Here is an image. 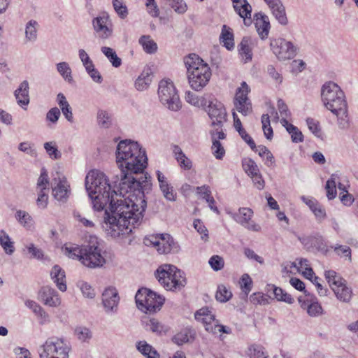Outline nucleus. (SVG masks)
<instances>
[{
	"mask_svg": "<svg viewBox=\"0 0 358 358\" xmlns=\"http://www.w3.org/2000/svg\"><path fill=\"white\" fill-rule=\"evenodd\" d=\"M111 188L103 172L92 170L87 174L85 189L92 199L93 208L97 211L105 209L102 229L113 238L127 236L143 220L146 199L136 192H128L124 199L115 201L114 195L117 196V192L115 189L110 192Z\"/></svg>",
	"mask_w": 358,
	"mask_h": 358,
	"instance_id": "obj_1",
	"label": "nucleus"
},
{
	"mask_svg": "<svg viewBox=\"0 0 358 358\" xmlns=\"http://www.w3.org/2000/svg\"><path fill=\"white\" fill-rule=\"evenodd\" d=\"M116 164L120 170V176H116L113 181L114 187L118 182L117 192L123 196L128 192H136L138 196L145 199V193L152 188L151 177L145 173L137 178L134 175L143 173L148 164L145 151L136 141L130 139L120 141L117 145Z\"/></svg>",
	"mask_w": 358,
	"mask_h": 358,
	"instance_id": "obj_2",
	"label": "nucleus"
},
{
	"mask_svg": "<svg viewBox=\"0 0 358 358\" xmlns=\"http://www.w3.org/2000/svg\"><path fill=\"white\" fill-rule=\"evenodd\" d=\"M321 99L324 106L337 117L341 129L349 127L348 106L344 92L336 83L329 81L321 88Z\"/></svg>",
	"mask_w": 358,
	"mask_h": 358,
	"instance_id": "obj_3",
	"label": "nucleus"
},
{
	"mask_svg": "<svg viewBox=\"0 0 358 358\" xmlns=\"http://www.w3.org/2000/svg\"><path fill=\"white\" fill-rule=\"evenodd\" d=\"M155 275L166 290H180L187 283L185 273L171 264L159 266Z\"/></svg>",
	"mask_w": 358,
	"mask_h": 358,
	"instance_id": "obj_4",
	"label": "nucleus"
},
{
	"mask_svg": "<svg viewBox=\"0 0 358 358\" xmlns=\"http://www.w3.org/2000/svg\"><path fill=\"white\" fill-rule=\"evenodd\" d=\"M70 350L71 346L66 339L52 336L40 346L38 353L40 358H69Z\"/></svg>",
	"mask_w": 358,
	"mask_h": 358,
	"instance_id": "obj_5",
	"label": "nucleus"
},
{
	"mask_svg": "<svg viewBox=\"0 0 358 358\" xmlns=\"http://www.w3.org/2000/svg\"><path fill=\"white\" fill-rule=\"evenodd\" d=\"M158 95L161 103L172 111L181 108V102L173 83L162 80L159 83Z\"/></svg>",
	"mask_w": 358,
	"mask_h": 358,
	"instance_id": "obj_6",
	"label": "nucleus"
},
{
	"mask_svg": "<svg viewBox=\"0 0 358 358\" xmlns=\"http://www.w3.org/2000/svg\"><path fill=\"white\" fill-rule=\"evenodd\" d=\"M106 259L101 254V250L97 245V243L84 245L83 265L94 268L103 266Z\"/></svg>",
	"mask_w": 358,
	"mask_h": 358,
	"instance_id": "obj_7",
	"label": "nucleus"
},
{
	"mask_svg": "<svg viewBox=\"0 0 358 358\" xmlns=\"http://www.w3.org/2000/svg\"><path fill=\"white\" fill-rule=\"evenodd\" d=\"M271 48L279 60L292 59L296 55L297 48L283 38L271 41Z\"/></svg>",
	"mask_w": 358,
	"mask_h": 358,
	"instance_id": "obj_8",
	"label": "nucleus"
},
{
	"mask_svg": "<svg viewBox=\"0 0 358 358\" xmlns=\"http://www.w3.org/2000/svg\"><path fill=\"white\" fill-rule=\"evenodd\" d=\"M211 70L208 65H203L200 69L187 73L188 82L192 90L201 91L208 83L211 78Z\"/></svg>",
	"mask_w": 358,
	"mask_h": 358,
	"instance_id": "obj_9",
	"label": "nucleus"
},
{
	"mask_svg": "<svg viewBox=\"0 0 358 358\" xmlns=\"http://www.w3.org/2000/svg\"><path fill=\"white\" fill-rule=\"evenodd\" d=\"M249 92V86L245 82H243L235 96V106L237 110L245 116L252 113V104L248 97Z\"/></svg>",
	"mask_w": 358,
	"mask_h": 358,
	"instance_id": "obj_10",
	"label": "nucleus"
},
{
	"mask_svg": "<svg viewBox=\"0 0 358 358\" xmlns=\"http://www.w3.org/2000/svg\"><path fill=\"white\" fill-rule=\"evenodd\" d=\"M92 25L95 32L101 39H107L112 36L113 29L109 15L103 13L94 17Z\"/></svg>",
	"mask_w": 358,
	"mask_h": 358,
	"instance_id": "obj_11",
	"label": "nucleus"
},
{
	"mask_svg": "<svg viewBox=\"0 0 358 358\" xmlns=\"http://www.w3.org/2000/svg\"><path fill=\"white\" fill-rule=\"evenodd\" d=\"M231 217L247 229L252 231H259L261 227L254 222H250L253 211L249 208H240L238 213H230Z\"/></svg>",
	"mask_w": 358,
	"mask_h": 358,
	"instance_id": "obj_12",
	"label": "nucleus"
},
{
	"mask_svg": "<svg viewBox=\"0 0 358 358\" xmlns=\"http://www.w3.org/2000/svg\"><path fill=\"white\" fill-rule=\"evenodd\" d=\"M207 112L212 120V126L222 127L223 122L226 120L227 115L224 105L217 100L211 101L208 106Z\"/></svg>",
	"mask_w": 358,
	"mask_h": 358,
	"instance_id": "obj_13",
	"label": "nucleus"
},
{
	"mask_svg": "<svg viewBox=\"0 0 358 358\" xmlns=\"http://www.w3.org/2000/svg\"><path fill=\"white\" fill-rule=\"evenodd\" d=\"M120 296L117 289L109 287L102 294V304L105 312L108 314L115 313L117 311Z\"/></svg>",
	"mask_w": 358,
	"mask_h": 358,
	"instance_id": "obj_14",
	"label": "nucleus"
},
{
	"mask_svg": "<svg viewBox=\"0 0 358 358\" xmlns=\"http://www.w3.org/2000/svg\"><path fill=\"white\" fill-rule=\"evenodd\" d=\"M147 297L144 305L145 308L141 309V311L146 314L155 313L159 310L165 301L163 296L158 295L150 289H149L148 294H147Z\"/></svg>",
	"mask_w": 358,
	"mask_h": 358,
	"instance_id": "obj_15",
	"label": "nucleus"
},
{
	"mask_svg": "<svg viewBox=\"0 0 358 358\" xmlns=\"http://www.w3.org/2000/svg\"><path fill=\"white\" fill-rule=\"evenodd\" d=\"M302 243L306 246L309 251L321 252L325 255L329 252L323 237L318 234L303 238Z\"/></svg>",
	"mask_w": 358,
	"mask_h": 358,
	"instance_id": "obj_16",
	"label": "nucleus"
},
{
	"mask_svg": "<svg viewBox=\"0 0 358 358\" xmlns=\"http://www.w3.org/2000/svg\"><path fill=\"white\" fill-rule=\"evenodd\" d=\"M54 198L61 203H65L68 201L71 194L70 185L65 178L59 179L55 187H52Z\"/></svg>",
	"mask_w": 358,
	"mask_h": 358,
	"instance_id": "obj_17",
	"label": "nucleus"
},
{
	"mask_svg": "<svg viewBox=\"0 0 358 358\" xmlns=\"http://www.w3.org/2000/svg\"><path fill=\"white\" fill-rule=\"evenodd\" d=\"M234 8L239 16L243 19L244 24L249 27L252 23L251 17L252 6L247 0H237L234 3Z\"/></svg>",
	"mask_w": 358,
	"mask_h": 358,
	"instance_id": "obj_18",
	"label": "nucleus"
},
{
	"mask_svg": "<svg viewBox=\"0 0 358 358\" xmlns=\"http://www.w3.org/2000/svg\"><path fill=\"white\" fill-rule=\"evenodd\" d=\"M254 20L259 37L262 39L267 38L271 27L268 16L262 13H257L254 15Z\"/></svg>",
	"mask_w": 358,
	"mask_h": 358,
	"instance_id": "obj_19",
	"label": "nucleus"
},
{
	"mask_svg": "<svg viewBox=\"0 0 358 358\" xmlns=\"http://www.w3.org/2000/svg\"><path fill=\"white\" fill-rule=\"evenodd\" d=\"M266 3L278 22L282 25H287L288 20L286 15L285 8L281 0H271Z\"/></svg>",
	"mask_w": 358,
	"mask_h": 358,
	"instance_id": "obj_20",
	"label": "nucleus"
},
{
	"mask_svg": "<svg viewBox=\"0 0 358 358\" xmlns=\"http://www.w3.org/2000/svg\"><path fill=\"white\" fill-rule=\"evenodd\" d=\"M156 174L160 190L164 198L168 201H174L176 200V194L173 190V186L169 182L167 178L160 171H157Z\"/></svg>",
	"mask_w": 358,
	"mask_h": 358,
	"instance_id": "obj_21",
	"label": "nucleus"
},
{
	"mask_svg": "<svg viewBox=\"0 0 358 358\" xmlns=\"http://www.w3.org/2000/svg\"><path fill=\"white\" fill-rule=\"evenodd\" d=\"M40 295L45 305L56 307L60 304V299L57 292L49 286L43 287L40 291Z\"/></svg>",
	"mask_w": 358,
	"mask_h": 358,
	"instance_id": "obj_22",
	"label": "nucleus"
},
{
	"mask_svg": "<svg viewBox=\"0 0 358 358\" xmlns=\"http://www.w3.org/2000/svg\"><path fill=\"white\" fill-rule=\"evenodd\" d=\"M195 338V331L189 328H185L175 334L171 341L180 346L185 343H192Z\"/></svg>",
	"mask_w": 358,
	"mask_h": 358,
	"instance_id": "obj_23",
	"label": "nucleus"
},
{
	"mask_svg": "<svg viewBox=\"0 0 358 358\" xmlns=\"http://www.w3.org/2000/svg\"><path fill=\"white\" fill-rule=\"evenodd\" d=\"M17 103L23 107L29 103V83L27 80L22 82L19 87L14 92Z\"/></svg>",
	"mask_w": 358,
	"mask_h": 358,
	"instance_id": "obj_24",
	"label": "nucleus"
},
{
	"mask_svg": "<svg viewBox=\"0 0 358 358\" xmlns=\"http://www.w3.org/2000/svg\"><path fill=\"white\" fill-rule=\"evenodd\" d=\"M50 275L58 289L62 292L66 291V284L64 271L59 266L55 265L52 268Z\"/></svg>",
	"mask_w": 358,
	"mask_h": 358,
	"instance_id": "obj_25",
	"label": "nucleus"
},
{
	"mask_svg": "<svg viewBox=\"0 0 358 358\" xmlns=\"http://www.w3.org/2000/svg\"><path fill=\"white\" fill-rule=\"evenodd\" d=\"M184 63L187 68V73L200 69L203 65H208L196 54H189L184 58Z\"/></svg>",
	"mask_w": 358,
	"mask_h": 358,
	"instance_id": "obj_26",
	"label": "nucleus"
},
{
	"mask_svg": "<svg viewBox=\"0 0 358 358\" xmlns=\"http://www.w3.org/2000/svg\"><path fill=\"white\" fill-rule=\"evenodd\" d=\"M301 199L308 206L318 220L321 221L326 217L325 210L315 199L306 198L305 196H302Z\"/></svg>",
	"mask_w": 358,
	"mask_h": 358,
	"instance_id": "obj_27",
	"label": "nucleus"
},
{
	"mask_svg": "<svg viewBox=\"0 0 358 358\" xmlns=\"http://www.w3.org/2000/svg\"><path fill=\"white\" fill-rule=\"evenodd\" d=\"M267 291L268 292L272 291L274 298L278 301H283L288 304L294 303V299L292 296L279 287L274 285H268Z\"/></svg>",
	"mask_w": 358,
	"mask_h": 358,
	"instance_id": "obj_28",
	"label": "nucleus"
},
{
	"mask_svg": "<svg viewBox=\"0 0 358 358\" xmlns=\"http://www.w3.org/2000/svg\"><path fill=\"white\" fill-rule=\"evenodd\" d=\"M64 254L73 259L79 260L83 264L84 260V245H65L63 248Z\"/></svg>",
	"mask_w": 358,
	"mask_h": 358,
	"instance_id": "obj_29",
	"label": "nucleus"
},
{
	"mask_svg": "<svg viewBox=\"0 0 358 358\" xmlns=\"http://www.w3.org/2000/svg\"><path fill=\"white\" fill-rule=\"evenodd\" d=\"M160 239L162 241H167V246H162L157 248V251L160 254H167L170 252H177L179 250V245L176 243L173 238L168 234H160Z\"/></svg>",
	"mask_w": 358,
	"mask_h": 358,
	"instance_id": "obj_30",
	"label": "nucleus"
},
{
	"mask_svg": "<svg viewBox=\"0 0 358 358\" xmlns=\"http://www.w3.org/2000/svg\"><path fill=\"white\" fill-rule=\"evenodd\" d=\"M280 122L290 134L292 142L297 143L303 141V135L296 126L289 123L285 118H282Z\"/></svg>",
	"mask_w": 358,
	"mask_h": 358,
	"instance_id": "obj_31",
	"label": "nucleus"
},
{
	"mask_svg": "<svg viewBox=\"0 0 358 358\" xmlns=\"http://www.w3.org/2000/svg\"><path fill=\"white\" fill-rule=\"evenodd\" d=\"M142 322L147 331L149 330L157 334H160L162 332H166L168 330L166 327H165L155 318H143Z\"/></svg>",
	"mask_w": 358,
	"mask_h": 358,
	"instance_id": "obj_32",
	"label": "nucleus"
},
{
	"mask_svg": "<svg viewBox=\"0 0 358 358\" xmlns=\"http://www.w3.org/2000/svg\"><path fill=\"white\" fill-rule=\"evenodd\" d=\"M152 73L150 69L144 70L135 82V87L138 91L148 89L152 82Z\"/></svg>",
	"mask_w": 358,
	"mask_h": 358,
	"instance_id": "obj_33",
	"label": "nucleus"
},
{
	"mask_svg": "<svg viewBox=\"0 0 358 358\" xmlns=\"http://www.w3.org/2000/svg\"><path fill=\"white\" fill-rule=\"evenodd\" d=\"M38 29V23L36 20H31L26 24L24 38L25 43H34L37 40Z\"/></svg>",
	"mask_w": 358,
	"mask_h": 358,
	"instance_id": "obj_34",
	"label": "nucleus"
},
{
	"mask_svg": "<svg viewBox=\"0 0 358 358\" xmlns=\"http://www.w3.org/2000/svg\"><path fill=\"white\" fill-rule=\"evenodd\" d=\"M136 346L137 350L147 358H160L157 351L145 341L137 342Z\"/></svg>",
	"mask_w": 358,
	"mask_h": 358,
	"instance_id": "obj_35",
	"label": "nucleus"
},
{
	"mask_svg": "<svg viewBox=\"0 0 358 358\" xmlns=\"http://www.w3.org/2000/svg\"><path fill=\"white\" fill-rule=\"evenodd\" d=\"M220 43L228 50H231L234 48V34L227 25H223L220 36Z\"/></svg>",
	"mask_w": 358,
	"mask_h": 358,
	"instance_id": "obj_36",
	"label": "nucleus"
},
{
	"mask_svg": "<svg viewBox=\"0 0 358 358\" xmlns=\"http://www.w3.org/2000/svg\"><path fill=\"white\" fill-rule=\"evenodd\" d=\"M345 282H342L337 287H333L332 290L338 299L343 302H349L352 296V290L345 285Z\"/></svg>",
	"mask_w": 358,
	"mask_h": 358,
	"instance_id": "obj_37",
	"label": "nucleus"
},
{
	"mask_svg": "<svg viewBox=\"0 0 358 358\" xmlns=\"http://www.w3.org/2000/svg\"><path fill=\"white\" fill-rule=\"evenodd\" d=\"M251 43V38L249 36H244L241 42L238 46L239 54L245 56V62H248L252 59V53L250 47Z\"/></svg>",
	"mask_w": 358,
	"mask_h": 358,
	"instance_id": "obj_38",
	"label": "nucleus"
},
{
	"mask_svg": "<svg viewBox=\"0 0 358 358\" xmlns=\"http://www.w3.org/2000/svg\"><path fill=\"white\" fill-rule=\"evenodd\" d=\"M144 51L148 54H154L157 50V43L151 39L149 35L142 36L138 41Z\"/></svg>",
	"mask_w": 358,
	"mask_h": 358,
	"instance_id": "obj_39",
	"label": "nucleus"
},
{
	"mask_svg": "<svg viewBox=\"0 0 358 358\" xmlns=\"http://www.w3.org/2000/svg\"><path fill=\"white\" fill-rule=\"evenodd\" d=\"M0 245L5 252L9 255L15 251L14 243L10 241L8 234L4 230L0 231Z\"/></svg>",
	"mask_w": 358,
	"mask_h": 358,
	"instance_id": "obj_40",
	"label": "nucleus"
},
{
	"mask_svg": "<svg viewBox=\"0 0 358 358\" xmlns=\"http://www.w3.org/2000/svg\"><path fill=\"white\" fill-rule=\"evenodd\" d=\"M255 152H258L259 155L265 160V165L271 167L275 164V159L271 152L264 145H259Z\"/></svg>",
	"mask_w": 358,
	"mask_h": 358,
	"instance_id": "obj_41",
	"label": "nucleus"
},
{
	"mask_svg": "<svg viewBox=\"0 0 358 358\" xmlns=\"http://www.w3.org/2000/svg\"><path fill=\"white\" fill-rule=\"evenodd\" d=\"M336 255L341 258H345L349 262H352V250L350 248L345 245L336 244L331 246Z\"/></svg>",
	"mask_w": 358,
	"mask_h": 358,
	"instance_id": "obj_42",
	"label": "nucleus"
},
{
	"mask_svg": "<svg viewBox=\"0 0 358 358\" xmlns=\"http://www.w3.org/2000/svg\"><path fill=\"white\" fill-rule=\"evenodd\" d=\"M101 52L109 59L112 65L117 68L122 64V60L117 57L115 51L109 47L103 46L101 48Z\"/></svg>",
	"mask_w": 358,
	"mask_h": 358,
	"instance_id": "obj_43",
	"label": "nucleus"
},
{
	"mask_svg": "<svg viewBox=\"0 0 358 358\" xmlns=\"http://www.w3.org/2000/svg\"><path fill=\"white\" fill-rule=\"evenodd\" d=\"M338 178V176L334 173L326 182L325 189L327 191V196L329 200L334 199L336 196V179Z\"/></svg>",
	"mask_w": 358,
	"mask_h": 358,
	"instance_id": "obj_44",
	"label": "nucleus"
},
{
	"mask_svg": "<svg viewBox=\"0 0 358 358\" xmlns=\"http://www.w3.org/2000/svg\"><path fill=\"white\" fill-rule=\"evenodd\" d=\"M232 297L231 292L224 285H220L217 287L215 293V299L217 301L225 303Z\"/></svg>",
	"mask_w": 358,
	"mask_h": 358,
	"instance_id": "obj_45",
	"label": "nucleus"
},
{
	"mask_svg": "<svg viewBox=\"0 0 358 358\" xmlns=\"http://www.w3.org/2000/svg\"><path fill=\"white\" fill-rule=\"evenodd\" d=\"M43 146L47 154L52 159H59L62 157V153L57 149L55 141L46 142Z\"/></svg>",
	"mask_w": 358,
	"mask_h": 358,
	"instance_id": "obj_46",
	"label": "nucleus"
},
{
	"mask_svg": "<svg viewBox=\"0 0 358 358\" xmlns=\"http://www.w3.org/2000/svg\"><path fill=\"white\" fill-rule=\"evenodd\" d=\"M325 278L331 287H337L341 285L342 282H345L340 275H338L336 271L333 270L326 271L324 273Z\"/></svg>",
	"mask_w": 358,
	"mask_h": 358,
	"instance_id": "obj_47",
	"label": "nucleus"
},
{
	"mask_svg": "<svg viewBox=\"0 0 358 358\" xmlns=\"http://www.w3.org/2000/svg\"><path fill=\"white\" fill-rule=\"evenodd\" d=\"M57 70L64 79L69 83L73 82L71 69L68 63L62 62L57 64Z\"/></svg>",
	"mask_w": 358,
	"mask_h": 358,
	"instance_id": "obj_48",
	"label": "nucleus"
},
{
	"mask_svg": "<svg viewBox=\"0 0 358 358\" xmlns=\"http://www.w3.org/2000/svg\"><path fill=\"white\" fill-rule=\"evenodd\" d=\"M149 289L142 287L139 289L136 295L135 301L137 308L141 310L142 308H145L144 305L147 300V294H148Z\"/></svg>",
	"mask_w": 358,
	"mask_h": 358,
	"instance_id": "obj_49",
	"label": "nucleus"
},
{
	"mask_svg": "<svg viewBox=\"0 0 358 358\" xmlns=\"http://www.w3.org/2000/svg\"><path fill=\"white\" fill-rule=\"evenodd\" d=\"M310 303L307 306V313L311 317H317L320 315L322 312V308L321 305L316 301L313 300L312 299L309 300L307 299Z\"/></svg>",
	"mask_w": 358,
	"mask_h": 358,
	"instance_id": "obj_50",
	"label": "nucleus"
},
{
	"mask_svg": "<svg viewBox=\"0 0 358 358\" xmlns=\"http://www.w3.org/2000/svg\"><path fill=\"white\" fill-rule=\"evenodd\" d=\"M262 129L265 137L268 140H271L273 136V129L270 124V119L268 114H264L262 116Z\"/></svg>",
	"mask_w": 358,
	"mask_h": 358,
	"instance_id": "obj_51",
	"label": "nucleus"
},
{
	"mask_svg": "<svg viewBox=\"0 0 358 358\" xmlns=\"http://www.w3.org/2000/svg\"><path fill=\"white\" fill-rule=\"evenodd\" d=\"M114 10L121 19H124L128 15V10L122 0H113Z\"/></svg>",
	"mask_w": 358,
	"mask_h": 358,
	"instance_id": "obj_52",
	"label": "nucleus"
},
{
	"mask_svg": "<svg viewBox=\"0 0 358 358\" xmlns=\"http://www.w3.org/2000/svg\"><path fill=\"white\" fill-rule=\"evenodd\" d=\"M15 217L18 222L25 227H29L32 224V218L26 211L21 210H17L15 213Z\"/></svg>",
	"mask_w": 358,
	"mask_h": 358,
	"instance_id": "obj_53",
	"label": "nucleus"
},
{
	"mask_svg": "<svg viewBox=\"0 0 358 358\" xmlns=\"http://www.w3.org/2000/svg\"><path fill=\"white\" fill-rule=\"evenodd\" d=\"M99 124L104 128H108L111 124V119L108 113L103 110H99L97 113Z\"/></svg>",
	"mask_w": 358,
	"mask_h": 358,
	"instance_id": "obj_54",
	"label": "nucleus"
},
{
	"mask_svg": "<svg viewBox=\"0 0 358 358\" xmlns=\"http://www.w3.org/2000/svg\"><path fill=\"white\" fill-rule=\"evenodd\" d=\"M213 145L211 147V150L213 154L217 159H222L225 154V150L224 147L221 144V143L217 141V138H214L213 141H212Z\"/></svg>",
	"mask_w": 358,
	"mask_h": 358,
	"instance_id": "obj_55",
	"label": "nucleus"
},
{
	"mask_svg": "<svg viewBox=\"0 0 358 358\" xmlns=\"http://www.w3.org/2000/svg\"><path fill=\"white\" fill-rule=\"evenodd\" d=\"M249 355L251 358H267L268 356L264 351V348L258 345H252L248 349Z\"/></svg>",
	"mask_w": 358,
	"mask_h": 358,
	"instance_id": "obj_56",
	"label": "nucleus"
},
{
	"mask_svg": "<svg viewBox=\"0 0 358 358\" xmlns=\"http://www.w3.org/2000/svg\"><path fill=\"white\" fill-rule=\"evenodd\" d=\"M49 185L48 176L46 170L43 168L41 169V175L38 179L37 188L41 190L48 191V186Z\"/></svg>",
	"mask_w": 358,
	"mask_h": 358,
	"instance_id": "obj_57",
	"label": "nucleus"
},
{
	"mask_svg": "<svg viewBox=\"0 0 358 358\" xmlns=\"http://www.w3.org/2000/svg\"><path fill=\"white\" fill-rule=\"evenodd\" d=\"M208 263L211 268L215 271L222 270L224 266V262L223 258L219 255L212 256L210 258Z\"/></svg>",
	"mask_w": 358,
	"mask_h": 358,
	"instance_id": "obj_58",
	"label": "nucleus"
},
{
	"mask_svg": "<svg viewBox=\"0 0 358 358\" xmlns=\"http://www.w3.org/2000/svg\"><path fill=\"white\" fill-rule=\"evenodd\" d=\"M78 286L85 297L88 299H94L95 297L96 293L94 289L87 282H80Z\"/></svg>",
	"mask_w": 358,
	"mask_h": 358,
	"instance_id": "obj_59",
	"label": "nucleus"
},
{
	"mask_svg": "<svg viewBox=\"0 0 358 358\" xmlns=\"http://www.w3.org/2000/svg\"><path fill=\"white\" fill-rule=\"evenodd\" d=\"M240 284L244 293L248 295L252 289V280L248 273H244L241 279Z\"/></svg>",
	"mask_w": 358,
	"mask_h": 358,
	"instance_id": "obj_60",
	"label": "nucleus"
},
{
	"mask_svg": "<svg viewBox=\"0 0 358 358\" xmlns=\"http://www.w3.org/2000/svg\"><path fill=\"white\" fill-rule=\"evenodd\" d=\"M196 193L206 201H210L211 203L214 202V198L211 196V191L208 186L197 187Z\"/></svg>",
	"mask_w": 358,
	"mask_h": 358,
	"instance_id": "obj_61",
	"label": "nucleus"
},
{
	"mask_svg": "<svg viewBox=\"0 0 358 358\" xmlns=\"http://www.w3.org/2000/svg\"><path fill=\"white\" fill-rule=\"evenodd\" d=\"M75 334L78 338L82 341H85L92 337L90 330L85 327H78L75 329Z\"/></svg>",
	"mask_w": 358,
	"mask_h": 358,
	"instance_id": "obj_62",
	"label": "nucleus"
},
{
	"mask_svg": "<svg viewBox=\"0 0 358 358\" xmlns=\"http://www.w3.org/2000/svg\"><path fill=\"white\" fill-rule=\"evenodd\" d=\"M306 123L309 130L317 137H320L321 134V129L319 125V122L308 117L306 119Z\"/></svg>",
	"mask_w": 358,
	"mask_h": 358,
	"instance_id": "obj_63",
	"label": "nucleus"
},
{
	"mask_svg": "<svg viewBox=\"0 0 358 358\" xmlns=\"http://www.w3.org/2000/svg\"><path fill=\"white\" fill-rule=\"evenodd\" d=\"M194 229L201 235V238L206 241L208 238V231L207 228L203 224V222L196 219L193 223Z\"/></svg>",
	"mask_w": 358,
	"mask_h": 358,
	"instance_id": "obj_64",
	"label": "nucleus"
}]
</instances>
